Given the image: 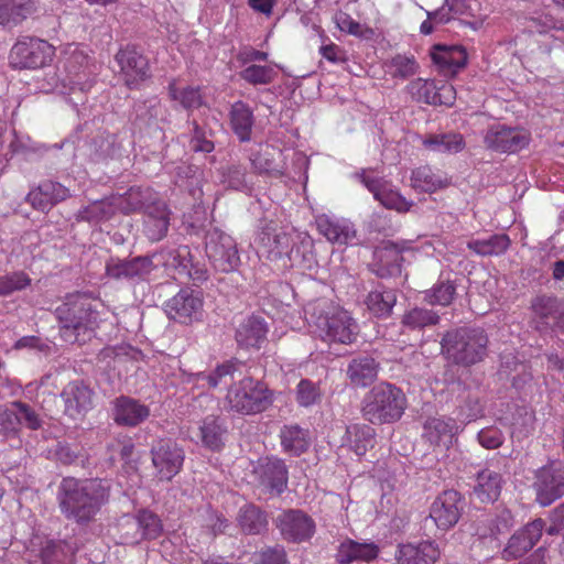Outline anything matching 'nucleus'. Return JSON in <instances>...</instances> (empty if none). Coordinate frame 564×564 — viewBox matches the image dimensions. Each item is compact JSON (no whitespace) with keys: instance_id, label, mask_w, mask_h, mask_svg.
<instances>
[{"instance_id":"62","label":"nucleus","mask_w":564,"mask_h":564,"mask_svg":"<svg viewBox=\"0 0 564 564\" xmlns=\"http://www.w3.org/2000/svg\"><path fill=\"white\" fill-rule=\"evenodd\" d=\"M484 415V404L476 392H468L458 408V417L473 422Z\"/></svg>"},{"instance_id":"56","label":"nucleus","mask_w":564,"mask_h":564,"mask_svg":"<svg viewBox=\"0 0 564 564\" xmlns=\"http://www.w3.org/2000/svg\"><path fill=\"white\" fill-rule=\"evenodd\" d=\"M322 400V391L318 383L310 379H301L295 387V401L299 406L311 408Z\"/></svg>"},{"instance_id":"54","label":"nucleus","mask_w":564,"mask_h":564,"mask_svg":"<svg viewBox=\"0 0 564 564\" xmlns=\"http://www.w3.org/2000/svg\"><path fill=\"white\" fill-rule=\"evenodd\" d=\"M32 279L22 270L0 275V297H7L21 292L31 285Z\"/></svg>"},{"instance_id":"13","label":"nucleus","mask_w":564,"mask_h":564,"mask_svg":"<svg viewBox=\"0 0 564 564\" xmlns=\"http://www.w3.org/2000/svg\"><path fill=\"white\" fill-rule=\"evenodd\" d=\"M486 147L500 153H516L530 142V133L505 124L491 126L484 135Z\"/></svg>"},{"instance_id":"44","label":"nucleus","mask_w":564,"mask_h":564,"mask_svg":"<svg viewBox=\"0 0 564 564\" xmlns=\"http://www.w3.org/2000/svg\"><path fill=\"white\" fill-rule=\"evenodd\" d=\"M365 303L372 315L388 317L397 303L395 290L378 285L368 293Z\"/></svg>"},{"instance_id":"12","label":"nucleus","mask_w":564,"mask_h":564,"mask_svg":"<svg viewBox=\"0 0 564 564\" xmlns=\"http://www.w3.org/2000/svg\"><path fill=\"white\" fill-rule=\"evenodd\" d=\"M151 458L160 479L170 481L182 469L185 454L176 442L162 438L152 445Z\"/></svg>"},{"instance_id":"63","label":"nucleus","mask_w":564,"mask_h":564,"mask_svg":"<svg viewBox=\"0 0 564 564\" xmlns=\"http://www.w3.org/2000/svg\"><path fill=\"white\" fill-rule=\"evenodd\" d=\"M419 65L413 56L395 55L389 63L392 77L408 78L417 72Z\"/></svg>"},{"instance_id":"47","label":"nucleus","mask_w":564,"mask_h":564,"mask_svg":"<svg viewBox=\"0 0 564 564\" xmlns=\"http://www.w3.org/2000/svg\"><path fill=\"white\" fill-rule=\"evenodd\" d=\"M423 147L436 153H458L465 148V141L459 133L429 134L422 140Z\"/></svg>"},{"instance_id":"61","label":"nucleus","mask_w":564,"mask_h":564,"mask_svg":"<svg viewBox=\"0 0 564 564\" xmlns=\"http://www.w3.org/2000/svg\"><path fill=\"white\" fill-rule=\"evenodd\" d=\"M192 126V137L189 139L191 149L194 152H213L215 149L214 141L212 140L213 132L199 126L196 121H193Z\"/></svg>"},{"instance_id":"23","label":"nucleus","mask_w":564,"mask_h":564,"mask_svg":"<svg viewBox=\"0 0 564 564\" xmlns=\"http://www.w3.org/2000/svg\"><path fill=\"white\" fill-rule=\"evenodd\" d=\"M397 564H435L441 557L438 544L431 540L417 544H399L395 552Z\"/></svg>"},{"instance_id":"26","label":"nucleus","mask_w":564,"mask_h":564,"mask_svg":"<svg viewBox=\"0 0 564 564\" xmlns=\"http://www.w3.org/2000/svg\"><path fill=\"white\" fill-rule=\"evenodd\" d=\"M150 415L148 405L139 400L121 395L113 401V420L118 425L137 426Z\"/></svg>"},{"instance_id":"16","label":"nucleus","mask_w":564,"mask_h":564,"mask_svg":"<svg viewBox=\"0 0 564 564\" xmlns=\"http://www.w3.org/2000/svg\"><path fill=\"white\" fill-rule=\"evenodd\" d=\"M64 55V69L68 75L69 84L78 86L80 90L90 87L89 79L94 72L86 48L78 44H70Z\"/></svg>"},{"instance_id":"38","label":"nucleus","mask_w":564,"mask_h":564,"mask_svg":"<svg viewBox=\"0 0 564 564\" xmlns=\"http://www.w3.org/2000/svg\"><path fill=\"white\" fill-rule=\"evenodd\" d=\"M379 547L375 543H359L346 540L340 543L336 561L339 564H350L355 561L370 562L378 556Z\"/></svg>"},{"instance_id":"35","label":"nucleus","mask_w":564,"mask_h":564,"mask_svg":"<svg viewBox=\"0 0 564 564\" xmlns=\"http://www.w3.org/2000/svg\"><path fill=\"white\" fill-rule=\"evenodd\" d=\"M237 523L243 534L258 535L268 530L267 513L253 503L243 505L237 513Z\"/></svg>"},{"instance_id":"32","label":"nucleus","mask_w":564,"mask_h":564,"mask_svg":"<svg viewBox=\"0 0 564 564\" xmlns=\"http://www.w3.org/2000/svg\"><path fill=\"white\" fill-rule=\"evenodd\" d=\"M503 479L499 471L489 467L482 468L476 474L474 495L481 502L496 501L502 489Z\"/></svg>"},{"instance_id":"43","label":"nucleus","mask_w":564,"mask_h":564,"mask_svg":"<svg viewBox=\"0 0 564 564\" xmlns=\"http://www.w3.org/2000/svg\"><path fill=\"white\" fill-rule=\"evenodd\" d=\"M32 0H0V25L13 26L35 12Z\"/></svg>"},{"instance_id":"5","label":"nucleus","mask_w":564,"mask_h":564,"mask_svg":"<svg viewBox=\"0 0 564 564\" xmlns=\"http://www.w3.org/2000/svg\"><path fill=\"white\" fill-rule=\"evenodd\" d=\"M406 408V398L401 389L382 382L365 397L364 417L372 424L393 423L401 419Z\"/></svg>"},{"instance_id":"1","label":"nucleus","mask_w":564,"mask_h":564,"mask_svg":"<svg viewBox=\"0 0 564 564\" xmlns=\"http://www.w3.org/2000/svg\"><path fill=\"white\" fill-rule=\"evenodd\" d=\"M107 498V489L98 480L64 478L57 491L62 513L79 524L90 522Z\"/></svg>"},{"instance_id":"24","label":"nucleus","mask_w":564,"mask_h":564,"mask_svg":"<svg viewBox=\"0 0 564 564\" xmlns=\"http://www.w3.org/2000/svg\"><path fill=\"white\" fill-rule=\"evenodd\" d=\"M153 258L135 257L130 260L111 258L106 263V274L116 280L144 278L153 270Z\"/></svg>"},{"instance_id":"17","label":"nucleus","mask_w":564,"mask_h":564,"mask_svg":"<svg viewBox=\"0 0 564 564\" xmlns=\"http://www.w3.org/2000/svg\"><path fill=\"white\" fill-rule=\"evenodd\" d=\"M203 300L193 290L182 289L165 304L167 316L181 324L189 325L199 319Z\"/></svg>"},{"instance_id":"58","label":"nucleus","mask_w":564,"mask_h":564,"mask_svg":"<svg viewBox=\"0 0 564 564\" xmlns=\"http://www.w3.org/2000/svg\"><path fill=\"white\" fill-rule=\"evenodd\" d=\"M242 366L240 360L232 358L218 365L214 371L203 378L210 388H217L220 383L226 382L227 378L232 379L235 372L239 371Z\"/></svg>"},{"instance_id":"18","label":"nucleus","mask_w":564,"mask_h":564,"mask_svg":"<svg viewBox=\"0 0 564 564\" xmlns=\"http://www.w3.org/2000/svg\"><path fill=\"white\" fill-rule=\"evenodd\" d=\"M115 59L129 88H135L150 77L149 61L134 46L119 50Z\"/></svg>"},{"instance_id":"10","label":"nucleus","mask_w":564,"mask_h":564,"mask_svg":"<svg viewBox=\"0 0 564 564\" xmlns=\"http://www.w3.org/2000/svg\"><path fill=\"white\" fill-rule=\"evenodd\" d=\"M276 529L286 542L302 543L311 540L316 531L314 519L300 509H288L274 519Z\"/></svg>"},{"instance_id":"19","label":"nucleus","mask_w":564,"mask_h":564,"mask_svg":"<svg viewBox=\"0 0 564 564\" xmlns=\"http://www.w3.org/2000/svg\"><path fill=\"white\" fill-rule=\"evenodd\" d=\"M462 511V498L456 490H446L442 492L432 503L430 518L441 530H448L454 527Z\"/></svg>"},{"instance_id":"60","label":"nucleus","mask_w":564,"mask_h":564,"mask_svg":"<svg viewBox=\"0 0 564 564\" xmlns=\"http://www.w3.org/2000/svg\"><path fill=\"white\" fill-rule=\"evenodd\" d=\"M534 431V414L532 411L523 408L519 410L518 415L512 420L511 423V437L521 441Z\"/></svg>"},{"instance_id":"27","label":"nucleus","mask_w":564,"mask_h":564,"mask_svg":"<svg viewBox=\"0 0 564 564\" xmlns=\"http://www.w3.org/2000/svg\"><path fill=\"white\" fill-rule=\"evenodd\" d=\"M316 225L318 231L330 242L348 245L356 238L355 226L348 219L321 215Z\"/></svg>"},{"instance_id":"49","label":"nucleus","mask_w":564,"mask_h":564,"mask_svg":"<svg viewBox=\"0 0 564 564\" xmlns=\"http://www.w3.org/2000/svg\"><path fill=\"white\" fill-rule=\"evenodd\" d=\"M169 94L173 100L178 101L186 110L197 109L204 105L200 87H177L175 83H171Z\"/></svg>"},{"instance_id":"45","label":"nucleus","mask_w":564,"mask_h":564,"mask_svg":"<svg viewBox=\"0 0 564 564\" xmlns=\"http://www.w3.org/2000/svg\"><path fill=\"white\" fill-rule=\"evenodd\" d=\"M511 240L506 234H494L488 238L470 239L467 248L480 257H494L503 254L510 247Z\"/></svg>"},{"instance_id":"59","label":"nucleus","mask_w":564,"mask_h":564,"mask_svg":"<svg viewBox=\"0 0 564 564\" xmlns=\"http://www.w3.org/2000/svg\"><path fill=\"white\" fill-rule=\"evenodd\" d=\"M250 161L253 169L260 174H269L272 176H279L282 174L274 162L273 149L265 148L252 153Z\"/></svg>"},{"instance_id":"22","label":"nucleus","mask_w":564,"mask_h":564,"mask_svg":"<svg viewBox=\"0 0 564 564\" xmlns=\"http://www.w3.org/2000/svg\"><path fill=\"white\" fill-rule=\"evenodd\" d=\"M256 474L260 485L270 492L280 495L288 486L289 471L284 460L281 458H265L257 467Z\"/></svg>"},{"instance_id":"20","label":"nucleus","mask_w":564,"mask_h":564,"mask_svg":"<svg viewBox=\"0 0 564 564\" xmlns=\"http://www.w3.org/2000/svg\"><path fill=\"white\" fill-rule=\"evenodd\" d=\"M543 529L544 521L539 518L514 532L502 550V557L507 561L522 557L540 540Z\"/></svg>"},{"instance_id":"9","label":"nucleus","mask_w":564,"mask_h":564,"mask_svg":"<svg viewBox=\"0 0 564 564\" xmlns=\"http://www.w3.org/2000/svg\"><path fill=\"white\" fill-rule=\"evenodd\" d=\"M533 488L536 501L547 507L564 496V464L552 462L535 471Z\"/></svg>"},{"instance_id":"2","label":"nucleus","mask_w":564,"mask_h":564,"mask_svg":"<svg viewBox=\"0 0 564 564\" xmlns=\"http://www.w3.org/2000/svg\"><path fill=\"white\" fill-rule=\"evenodd\" d=\"M61 335L68 343H84L98 326L99 313L85 293H72L55 310Z\"/></svg>"},{"instance_id":"34","label":"nucleus","mask_w":564,"mask_h":564,"mask_svg":"<svg viewBox=\"0 0 564 564\" xmlns=\"http://www.w3.org/2000/svg\"><path fill=\"white\" fill-rule=\"evenodd\" d=\"M379 364L371 356L352 358L346 370L347 378L356 387L370 386L377 378Z\"/></svg>"},{"instance_id":"11","label":"nucleus","mask_w":564,"mask_h":564,"mask_svg":"<svg viewBox=\"0 0 564 564\" xmlns=\"http://www.w3.org/2000/svg\"><path fill=\"white\" fill-rule=\"evenodd\" d=\"M356 177L373 195L375 199L386 208L405 213L412 207L413 203L402 196L391 181L375 176L366 170L356 173Z\"/></svg>"},{"instance_id":"31","label":"nucleus","mask_w":564,"mask_h":564,"mask_svg":"<svg viewBox=\"0 0 564 564\" xmlns=\"http://www.w3.org/2000/svg\"><path fill=\"white\" fill-rule=\"evenodd\" d=\"M432 61L445 75H455L467 63V53L458 45H435L432 53Z\"/></svg>"},{"instance_id":"51","label":"nucleus","mask_w":564,"mask_h":564,"mask_svg":"<svg viewBox=\"0 0 564 564\" xmlns=\"http://www.w3.org/2000/svg\"><path fill=\"white\" fill-rule=\"evenodd\" d=\"M435 89L436 83L433 79L420 77L411 80L405 87V91L412 101L426 105L435 102Z\"/></svg>"},{"instance_id":"33","label":"nucleus","mask_w":564,"mask_h":564,"mask_svg":"<svg viewBox=\"0 0 564 564\" xmlns=\"http://www.w3.org/2000/svg\"><path fill=\"white\" fill-rule=\"evenodd\" d=\"M169 226L170 210L163 200L150 207L144 214L143 231L151 241L162 240L167 234Z\"/></svg>"},{"instance_id":"50","label":"nucleus","mask_w":564,"mask_h":564,"mask_svg":"<svg viewBox=\"0 0 564 564\" xmlns=\"http://www.w3.org/2000/svg\"><path fill=\"white\" fill-rule=\"evenodd\" d=\"M440 322L436 312L424 307H413L402 316V324L409 329L421 330L429 326H434Z\"/></svg>"},{"instance_id":"55","label":"nucleus","mask_w":564,"mask_h":564,"mask_svg":"<svg viewBox=\"0 0 564 564\" xmlns=\"http://www.w3.org/2000/svg\"><path fill=\"white\" fill-rule=\"evenodd\" d=\"M456 294V285L451 281H438L424 292V301L430 305H449Z\"/></svg>"},{"instance_id":"8","label":"nucleus","mask_w":564,"mask_h":564,"mask_svg":"<svg viewBox=\"0 0 564 564\" xmlns=\"http://www.w3.org/2000/svg\"><path fill=\"white\" fill-rule=\"evenodd\" d=\"M53 55L54 47L48 42L26 36L12 46L9 62L13 68L36 69L47 65Z\"/></svg>"},{"instance_id":"36","label":"nucleus","mask_w":564,"mask_h":564,"mask_svg":"<svg viewBox=\"0 0 564 564\" xmlns=\"http://www.w3.org/2000/svg\"><path fill=\"white\" fill-rule=\"evenodd\" d=\"M161 199L151 188L131 187L123 197L120 198L119 208L123 214L135 212L148 213L150 207H154Z\"/></svg>"},{"instance_id":"25","label":"nucleus","mask_w":564,"mask_h":564,"mask_svg":"<svg viewBox=\"0 0 564 564\" xmlns=\"http://www.w3.org/2000/svg\"><path fill=\"white\" fill-rule=\"evenodd\" d=\"M69 196V189L61 183L44 181L28 194L26 199L34 209L47 213Z\"/></svg>"},{"instance_id":"64","label":"nucleus","mask_w":564,"mask_h":564,"mask_svg":"<svg viewBox=\"0 0 564 564\" xmlns=\"http://www.w3.org/2000/svg\"><path fill=\"white\" fill-rule=\"evenodd\" d=\"M140 522L135 516H124L119 522L120 542L122 544H138L143 541Z\"/></svg>"},{"instance_id":"46","label":"nucleus","mask_w":564,"mask_h":564,"mask_svg":"<svg viewBox=\"0 0 564 564\" xmlns=\"http://www.w3.org/2000/svg\"><path fill=\"white\" fill-rule=\"evenodd\" d=\"M69 547L64 542L46 541L39 549H33L29 562L31 564H63L68 556Z\"/></svg>"},{"instance_id":"42","label":"nucleus","mask_w":564,"mask_h":564,"mask_svg":"<svg viewBox=\"0 0 564 564\" xmlns=\"http://www.w3.org/2000/svg\"><path fill=\"white\" fill-rule=\"evenodd\" d=\"M279 436L282 449L291 456H300L310 447L308 431L296 424L282 426Z\"/></svg>"},{"instance_id":"6","label":"nucleus","mask_w":564,"mask_h":564,"mask_svg":"<svg viewBox=\"0 0 564 564\" xmlns=\"http://www.w3.org/2000/svg\"><path fill=\"white\" fill-rule=\"evenodd\" d=\"M230 410L240 414H256L272 403V393L268 387L251 377L232 384L226 395Z\"/></svg>"},{"instance_id":"53","label":"nucleus","mask_w":564,"mask_h":564,"mask_svg":"<svg viewBox=\"0 0 564 564\" xmlns=\"http://www.w3.org/2000/svg\"><path fill=\"white\" fill-rule=\"evenodd\" d=\"M512 371L517 372V376L512 377V386L517 389L522 388L532 379V375L528 371L523 362L511 355H502L500 372L510 376Z\"/></svg>"},{"instance_id":"52","label":"nucleus","mask_w":564,"mask_h":564,"mask_svg":"<svg viewBox=\"0 0 564 564\" xmlns=\"http://www.w3.org/2000/svg\"><path fill=\"white\" fill-rule=\"evenodd\" d=\"M115 214L112 204L107 200H96L83 207L76 214L77 221L99 223L109 219Z\"/></svg>"},{"instance_id":"4","label":"nucleus","mask_w":564,"mask_h":564,"mask_svg":"<svg viewBox=\"0 0 564 564\" xmlns=\"http://www.w3.org/2000/svg\"><path fill=\"white\" fill-rule=\"evenodd\" d=\"M487 333L479 327H459L446 332L441 340L442 354L455 365L470 367L485 359Z\"/></svg>"},{"instance_id":"48","label":"nucleus","mask_w":564,"mask_h":564,"mask_svg":"<svg viewBox=\"0 0 564 564\" xmlns=\"http://www.w3.org/2000/svg\"><path fill=\"white\" fill-rule=\"evenodd\" d=\"M313 241L308 236L295 235V240L288 253L292 265L311 269L315 262Z\"/></svg>"},{"instance_id":"3","label":"nucleus","mask_w":564,"mask_h":564,"mask_svg":"<svg viewBox=\"0 0 564 564\" xmlns=\"http://www.w3.org/2000/svg\"><path fill=\"white\" fill-rule=\"evenodd\" d=\"M307 312L321 338L327 343L350 345L358 336V325L351 315L327 299L308 305Z\"/></svg>"},{"instance_id":"28","label":"nucleus","mask_w":564,"mask_h":564,"mask_svg":"<svg viewBox=\"0 0 564 564\" xmlns=\"http://www.w3.org/2000/svg\"><path fill=\"white\" fill-rule=\"evenodd\" d=\"M458 433V425L452 417H430L423 426V437L432 445L448 448Z\"/></svg>"},{"instance_id":"57","label":"nucleus","mask_w":564,"mask_h":564,"mask_svg":"<svg viewBox=\"0 0 564 564\" xmlns=\"http://www.w3.org/2000/svg\"><path fill=\"white\" fill-rule=\"evenodd\" d=\"M241 79L251 85H269L278 76V72L269 65L251 64L239 73Z\"/></svg>"},{"instance_id":"21","label":"nucleus","mask_w":564,"mask_h":564,"mask_svg":"<svg viewBox=\"0 0 564 564\" xmlns=\"http://www.w3.org/2000/svg\"><path fill=\"white\" fill-rule=\"evenodd\" d=\"M257 240L268 258L275 260L288 256L295 237L285 231H276L273 221H263Z\"/></svg>"},{"instance_id":"37","label":"nucleus","mask_w":564,"mask_h":564,"mask_svg":"<svg viewBox=\"0 0 564 564\" xmlns=\"http://www.w3.org/2000/svg\"><path fill=\"white\" fill-rule=\"evenodd\" d=\"M410 181L414 189L425 193H434L449 185V180L445 173L433 170L429 165L414 169Z\"/></svg>"},{"instance_id":"7","label":"nucleus","mask_w":564,"mask_h":564,"mask_svg":"<svg viewBox=\"0 0 564 564\" xmlns=\"http://www.w3.org/2000/svg\"><path fill=\"white\" fill-rule=\"evenodd\" d=\"M205 252L213 267L220 272H231L240 263L235 239L216 227L206 232Z\"/></svg>"},{"instance_id":"40","label":"nucleus","mask_w":564,"mask_h":564,"mask_svg":"<svg viewBox=\"0 0 564 564\" xmlns=\"http://www.w3.org/2000/svg\"><path fill=\"white\" fill-rule=\"evenodd\" d=\"M227 426L219 416L208 415L199 424L202 444L210 451H220L225 445Z\"/></svg>"},{"instance_id":"39","label":"nucleus","mask_w":564,"mask_h":564,"mask_svg":"<svg viewBox=\"0 0 564 564\" xmlns=\"http://www.w3.org/2000/svg\"><path fill=\"white\" fill-rule=\"evenodd\" d=\"M230 126L234 133L241 142L251 140L254 116L252 109L246 102L238 100L231 105Z\"/></svg>"},{"instance_id":"14","label":"nucleus","mask_w":564,"mask_h":564,"mask_svg":"<svg viewBox=\"0 0 564 564\" xmlns=\"http://www.w3.org/2000/svg\"><path fill=\"white\" fill-rule=\"evenodd\" d=\"M535 328L540 333H564V301L553 296H538L532 301Z\"/></svg>"},{"instance_id":"15","label":"nucleus","mask_w":564,"mask_h":564,"mask_svg":"<svg viewBox=\"0 0 564 564\" xmlns=\"http://www.w3.org/2000/svg\"><path fill=\"white\" fill-rule=\"evenodd\" d=\"M94 391L85 381L76 379L61 391L64 414L73 420L83 419L94 406Z\"/></svg>"},{"instance_id":"41","label":"nucleus","mask_w":564,"mask_h":564,"mask_svg":"<svg viewBox=\"0 0 564 564\" xmlns=\"http://www.w3.org/2000/svg\"><path fill=\"white\" fill-rule=\"evenodd\" d=\"M376 432L367 424H352L347 426L345 444L357 456H364L376 443Z\"/></svg>"},{"instance_id":"30","label":"nucleus","mask_w":564,"mask_h":564,"mask_svg":"<svg viewBox=\"0 0 564 564\" xmlns=\"http://www.w3.org/2000/svg\"><path fill=\"white\" fill-rule=\"evenodd\" d=\"M373 271L381 278L394 276L401 274L403 256L400 249L393 242H387L373 252Z\"/></svg>"},{"instance_id":"29","label":"nucleus","mask_w":564,"mask_h":564,"mask_svg":"<svg viewBox=\"0 0 564 564\" xmlns=\"http://www.w3.org/2000/svg\"><path fill=\"white\" fill-rule=\"evenodd\" d=\"M268 325L259 316H248L243 318L236 329V341L241 348H257L265 341Z\"/></svg>"}]
</instances>
